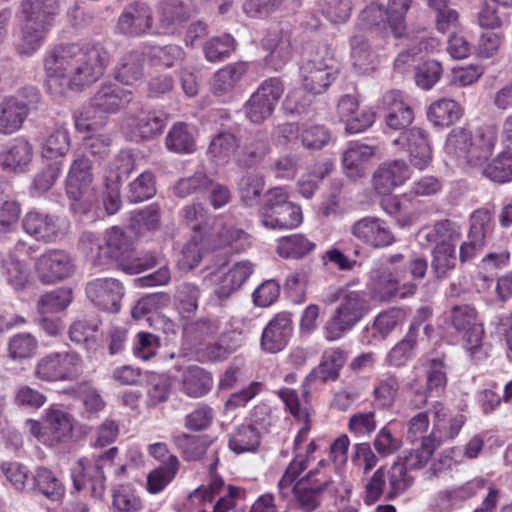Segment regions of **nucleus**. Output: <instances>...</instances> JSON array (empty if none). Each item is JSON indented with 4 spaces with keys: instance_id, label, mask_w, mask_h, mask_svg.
I'll return each instance as SVG.
<instances>
[{
    "instance_id": "f257e3e1",
    "label": "nucleus",
    "mask_w": 512,
    "mask_h": 512,
    "mask_svg": "<svg viewBox=\"0 0 512 512\" xmlns=\"http://www.w3.org/2000/svg\"><path fill=\"white\" fill-rule=\"evenodd\" d=\"M108 62L107 52L100 47L59 45L44 61L47 89L54 96L83 90L104 74Z\"/></svg>"
},
{
    "instance_id": "f03ea898",
    "label": "nucleus",
    "mask_w": 512,
    "mask_h": 512,
    "mask_svg": "<svg viewBox=\"0 0 512 512\" xmlns=\"http://www.w3.org/2000/svg\"><path fill=\"white\" fill-rule=\"evenodd\" d=\"M497 140L495 125H483L474 132L459 127L448 134L444 152L449 161L481 171L492 156Z\"/></svg>"
},
{
    "instance_id": "7ed1b4c3",
    "label": "nucleus",
    "mask_w": 512,
    "mask_h": 512,
    "mask_svg": "<svg viewBox=\"0 0 512 512\" xmlns=\"http://www.w3.org/2000/svg\"><path fill=\"white\" fill-rule=\"evenodd\" d=\"M309 380L310 376H308L303 383V400L299 398L297 392L293 389L284 388L278 391V396L284 402L290 414L298 421L303 422V426L299 429L294 440L295 457L278 482L279 493L282 497L287 495L291 484L307 468V459L302 453V444L308 440L311 429L310 416L312 409L307 399L309 392L306 388V384Z\"/></svg>"
},
{
    "instance_id": "20e7f679",
    "label": "nucleus",
    "mask_w": 512,
    "mask_h": 512,
    "mask_svg": "<svg viewBox=\"0 0 512 512\" xmlns=\"http://www.w3.org/2000/svg\"><path fill=\"white\" fill-rule=\"evenodd\" d=\"M293 504L301 512H313L322 503L325 493L337 497L340 493L337 483L324 467V460L298 480L292 489Z\"/></svg>"
},
{
    "instance_id": "39448f33",
    "label": "nucleus",
    "mask_w": 512,
    "mask_h": 512,
    "mask_svg": "<svg viewBox=\"0 0 512 512\" xmlns=\"http://www.w3.org/2000/svg\"><path fill=\"white\" fill-rule=\"evenodd\" d=\"M24 428L44 445L55 446L66 442L71 437L74 419L62 406L52 404L44 411L42 423L34 419H27Z\"/></svg>"
},
{
    "instance_id": "423d86ee",
    "label": "nucleus",
    "mask_w": 512,
    "mask_h": 512,
    "mask_svg": "<svg viewBox=\"0 0 512 512\" xmlns=\"http://www.w3.org/2000/svg\"><path fill=\"white\" fill-rule=\"evenodd\" d=\"M83 372V360L74 351L51 352L40 357L33 367V377L41 382H74Z\"/></svg>"
},
{
    "instance_id": "0eeeda50",
    "label": "nucleus",
    "mask_w": 512,
    "mask_h": 512,
    "mask_svg": "<svg viewBox=\"0 0 512 512\" xmlns=\"http://www.w3.org/2000/svg\"><path fill=\"white\" fill-rule=\"evenodd\" d=\"M368 310V301L364 292L350 290L345 293L323 328L325 338L328 341L340 339L362 319Z\"/></svg>"
},
{
    "instance_id": "6e6552de",
    "label": "nucleus",
    "mask_w": 512,
    "mask_h": 512,
    "mask_svg": "<svg viewBox=\"0 0 512 512\" xmlns=\"http://www.w3.org/2000/svg\"><path fill=\"white\" fill-rule=\"evenodd\" d=\"M337 62L334 52L326 45H320L301 68L305 91L311 95L323 93L334 81Z\"/></svg>"
},
{
    "instance_id": "1a4fd4ad",
    "label": "nucleus",
    "mask_w": 512,
    "mask_h": 512,
    "mask_svg": "<svg viewBox=\"0 0 512 512\" xmlns=\"http://www.w3.org/2000/svg\"><path fill=\"white\" fill-rule=\"evenodd\" d=\"M130 244L123 231L118 227H112L106 232L105 245H103V260L112 258L119 262L121 269L128 274H138L156 265L157 259L153 255L142 258H131Z\"/></svg>"
},
{
    "instance_id": "9d476101",
    "label": "nucleus",
    "mask_w": 512,
    "mask_h": 512,
    "mask_svg": "<svg viewBox=\"0 0 512 512\" xmlns=\"http://www.w3.org/2000/svg\"><path fill=\"white\" fill-rule=\"evenodd\" d=\"M284 92L279 78L264 80L245 104L246 117L253 123L260 124L269 118Z\"/></svg>"
},
{
    "instance_id": "9b49d317",
    "label": "nucleus",
    "mask_w": 512,
    "mask_h": 512,
    "mask_svg": "<svg viewBox=\"0 0 512 512\" xmlns=\"http://www.w3.org/2000/svg\"><path fill=\"white\" fill-rule=\"evenodd\" d=\"M449 222L442 221L434 225L426 233L428 242H436L433 250L432 269L437 278L446 277L448 272L456 266V249L451 242L449 232Z\"/></svg>"
},
{
    "instance_id": "f8f14e48",
    "label": "nucleus",
    "mask_w": 512,
    "mask_h": 512,
    "mask_svg": "<svg viewBox=\"0 0 512 512\" xmlns=\"http://www.w3.org/2000/svg\"><path fill=\"white\" fill-rule=\"evenodd\" d=\"M118 449L110 448L105 453L99 455L94 465H91L88 459H79L77 467L73 473V484L77 491L83 489L86 482L90 483L91 495L94 498H102L105 492V476L103 467L105 463L111 462L116 456Z\"/></svg>"
},
{
    "instance_id": "ddd939ff",
    "label": "nucleus",
    "mask_w": 512,
    "mask_h": 512,
    "mask_svg": "<svg viewBox=\"0 0 512 512\" xmlns=\"http://www.w3.org/2000/svg\"><path fill=\"white\" fill-rule=\"evenodd\" d=\"M350 233L361 243L375 249L388 247L396 240L386 221L375 216L355 221L350 227Z\"/></svg>"
},
{
    "instance_id": "4468645a",
    "label": "nucleus",
    "mask_w": 512,
    "mask_h": 512,
    "mask_svg": "<svg viewBox=\"0 0 512 512\" xmlns=\"http://www.w3.org/2000/svg\"><path fill=\"white\" fill-rule=\"evenodd\" d=\"M393 143L407 152L410 163L416 169L423 170L432 161L429 135L422 128L413 127L402 132Z\"/></svg>"
},
{
    "instance_id": "2eb2a0df",
    "label": "nucleus",
    "mask_w": 512,
    "mask_h": 512,
    "mask_svg": "<svg viewBox=\"0 0 512 512\" xmlns=\"http://www.w3.org/2000/svg\"><path fill=\"white\" fill-rule=\"evenodd\" d=\"M86 294L97 308L115 313L120 310L124 289L117 279L98 278L87 284Z\"/></svg>"
},
{
    "instance_id": "dca6fc26",
    "label": "nucleus",
    "mask_w": 512,
    "mask_h": 512,
    "mask_svg": "<svg viewBox=\"0 0 512 512\" xmlns=\"http://www.w3.org/2000/svg\"><path fill=\"white\" fill-rule=\"evenodd\" d=\"M32 99L25 102L18 97H7L0 102V133L4 135L18 131L29 113V105L36 103L39 93L34 88L27 89Z\"/></svg>"
},
{
    "instance_id": "f3484780",
    "label": "nucleus",
    "mask_w": 512,
    "mask_h": 512,
    "mask_svg": "<svg viewBox=\"0 0 512 512\" xmlns=\"http://www.w3.org/2000/svg\"><path fill=\"white\" fill-rule=\"evenodd\" d=\"M253 272V264L243 260L235 263L230 269L220 267L208 276V281L215 284V293L221 299L229 297L239 289Z\"/></svg>"
},
{
    "instance_id": "a211bd4d",
    "label": "nucleus",
    "mask_w": 512,
    "mask_h": 512,
    "mask_svg": "<svg viewBox=\"0 0 512 512\" xmlns=\"http://www.w3.org/2000/svg\"><path fill=\"white\" fill-rule=\"evenodd\" d=\"M24 231L36 240L55 241L65 233L64 223L57 217L32 210L22 220Z\"/></svg>"
},
{
    "instance_id": "6ab92c4d",
    "label": "nucleus",
    "mask_w": 512,
    "mask_h": 512,
    "mask_svg": "<svg viewBox=\"0 0 512 512\" xmlns=\"http://www.w3.org/2000/svg\"><path fill=\"white\" fill-rule=\"evenodd\" d=\"M35 269L43 283H53L69 277L73 273L74 264L65 251L50 250L37 259Z\"/></svg>"
},
{
    "instance_id": "aec40b11",
    "label": "nucleus",
    "mask_w": 512,
    "mask_h": 512,
    "mask_svg": "<svg viewBox=\"0 0 512 512\" xmlns=\"http://www.w3.org/2000/svg\"><path fill=\"white\" fill-rule=\"evenodd\" d=\"M92 180L90 160L84 152L75 151L74 160L66 180L67 195L75 201L82 199L89 193Z\"/></svg>"
},
{
    "instance_id": "412c9836",
    "label": "nucleus",
    "mask_w": 512,
    "mask_h": 512,
    "mask_svg": "<svg viewBox=\"0 0 512 512\" xmlns=\"http://www.w3.org/2000/svg\"><path fill=\"white\" fill-rule=\"evenodd\" d=\"M401 278L388 270L378 271L372 279L371 291L374 299L379 301H389L399 295L405 298L414 295L417 285L414 282H405L400 284Z\"/></svg>"
},
{
    "instance_id": "4be33fe9",
    "label": "nucleus",
    "mask_w": 512,
    "mask_h": 512,
    "mask_svg": "<svg viewBox=\"0 0 512 512\" xmlns=\"http://www.w3.org/2000/svg\"><path fill=\"white\" fill-rule=\"evenodd\" d=\"M466 422L464 415L451 413L441 403L434 405L432 430L428 437L439 447L446 440H453Z\"/></svg>"
},
{
    "instance_id": "5701e85b",
    "label": "nucleus",
    "mask_w": 512,
    "mask_h": 512,
    "mask_svg": "<svg viewBox=\"0 0 512 512\" xmlns=\"http://www.w3.org/2000/svg\"><path fill=\"white\" fill-rule=\"evenodd\" d=\"M292 331L291 314L286 312L277 314L269 321L262 333V349L269 353L282 351L286 347Z\"/></svg>"
},
{
    "instance_id": "b1692460",
    "label": "nucleus",
    "mask_w": 512,
    "mask_h": 512,
    "mask_svg": "<svg viewBox=\"0 0 512 512\" xmlns=\"http://www.w3.org/2000/svg\"><path fill=\"white\" fill-rule=\"evenodd\" d=\"M213 226L208 233V241L215 249L231 247L236 252L246 250L250 246L247 233L222 219H211Z\"/></svg>"
},
{
    "instance_id": "393cba45",
    "label": "nucleus",
    "mask_w": 512,
    "mask_h": 512,
    "mask_svg": "<svg viewBox=\"0 0 512 512\" xmlns=\"http://www.w3.org/2000/svg\"><path fill=\"white\" fill-rule=\"evenodd\" d=\"M152 26V12L143 2H133L127 5L119 17L117 29L131 36H138L147 32Z\"/></svg>"
},
{
    "instance_id": "a878e982",
    "label": "nucleus",
    "mask_w": 512,
    "mask_h": 512,
    "mask_svg": "<svg viewBox=\"0 0 512 512\" xmlns=\"http://www.w3.org/2000/svg\"><path fill=\"white\" fill-rule=\"evenodd\" d=\"M410 178V168L403 160L383 163L373 175V185L379 194H389Z\"/></svg>"
},
{
    "instance_id": "bb28decb",
    "label": "nucleus",
    "mask_w": 512,
    "mask_h": 512,
    "mask_svg": "<svg viewBox=\"0 0 512 512\" xmlns=\"http://www.w3.org/2000/svg\"><path fill=\"white\" fill-rule=\"evenodd\" d=\"M382 103L387 112L385 121L389 128L401 130L413 122L414 112L399 91L391 90L386 92Z\"/></svg>"
},
{
    "instance_id": "cd10ccee",
    "label": "nucleus",
    "mask_w": 512,
    "mask_h": 512,
    "mask_svg": "<svg viewBox=\"0 0 512 512\" xmlns=\"http://www.w3.org/2000/svg\"><path fill=\"white\" fill-rule=\"evenodd\" d=\"M248 71L246 62H234L217 70L211 78L210 91L221 97L230 94Z\"/></svg>"
},
{
    "instance_id": "c85d7f7f",
    "label": "nucleus",
    "mask_w": 512,
    "mask_h": 512,
    "mask_svg": "<svg viewBox=\"0 0 512 512\" xmlns=\"http://www.w3.org/2000/svg\"><path fill=\"white\" fill-rule=\"evenodd\" d=\"M145 55L132 51L123 55L114 69V77L121 84L136 86L144 78Z\"/></svg>"
},
{
    "instance_id": "c756f323",
    "label": "nucleus",
    "mask_w": 512,
    "mask_h": 512,
    "mask_svg": "<svg viewBox=\"0 0 512 512\" xmlns=\"http://www.w3.org/2000/svg\"><path fill=\"white\" fill-rule=\"evenodd\" d=\"M133 94L114 83L101 85L93 98L94 107L106 112L114 113L124 108L132 101Z\"/></svg>"
},
{
    "instance_id": "7c9ffc66",
    "label": "nucleus",
    "mask_w": 512,
    "mask_h": 512,
    "mask_svg": "<svg viewBox=\"0 0 512 512\" xmlns=\"http://www.w3.org/2000/svg\"><path fill=\"white\" fill-rule=\"evenodd\" d=\"M58 10V0H22L20 12L23 21L51 26Z\"/></svg>"
},
{
    "instance_id": "2f4dec72",
    "label": "nucleus",
    "mask_w": 512,
    "mask_h": 512,
    "mask_svg": "<svg viewBox=\"0 0 512 512\" xmlns=\"http://www.w3.org/2000/svg\"><path fill=\"white\" fill-rule=\"evenodd\" d=\"M303 220L300 206L284 204L270 213H262V224L269 229H293Z\"/></svg>"
},
{
    "instance_id": "473e14b6",
    "label": "nucleus",
    "mask_w": 512,
    "mask_h": 512,
    "mask_svg": "<svg viewBox=\"0 0 512 512\" xmlns=\"http://www.w3.org/2000/svg\"><path fill=\"white\" fill-rule=\"evenodd\" d=\"M212 385L211 375L199 366H189L182 375L181 389L190 397L204 396L211 390Z\"/></svg>"
},
{
    "instance_id": "72a5a7b5",
    "label": "nucleus",
    "mask_w": 512,
    "mask_h": 512,
    "mask_svg": "<svg viewBox=\"0 0 512 512\" xmlns=\"http://www.w3.org/2000/svg\"><path fill=\"white\" fill-rule=\"evenodd\" d=\"M374 154L373 147L363 143H351L343 154V166L350 178H358L364 174V165Z\"/></svg>"
},
{
    "instance_id": "f704fd0d",
    "label": "nucleus",
    "mask_w": 512,
    "mask_h": 512,
    "mask_svg": "<svg viewBox=\"0 0 512 512\" xmlns=\"http://www.w3.org/2000/svg\"><path fill=\"white\" fill-rule=\"evenodd\" d=\"M220 327L218 318L203 317L185 324L183 336L191 345L197 346L214 337Z\"/></svg>"
},
{
    "instance_id": "c9c22d12",
    "label": "nucleus",
    "mask_w": 512,
    "mask_h": 512,
    "mask_svg": "<svg viewBox=\"0 0 512 512\" xmlns=\"http://www.w3.org/2000/svg\"><path fill=\"white\" fill-rule=\"evenodd\" d=\"M33 484L39 493L51 501H59L65 495L62 481L46 467L41 466L35 469Z\"/></svg>"
},
{
    "instance_id": "e433bc0d",
    "label": "nucleus",
    "mask_w": 512,
    "mask_h": 512,
    "mask_svg": "<svg viewBox=\"0 0 512 512\" xmlns=\"http://www.w3.org/2000/svg\"><path fill=\"white\" fill-rule=\"evenodd\" d=\"M461 115V106L454 100L447 98L431 103L427 110V117L435 126H449L459 120Z\"/></svg>"
},
{
    "instance_id": "4c0bfd02",
    "label": "nucleus",
    "mask_w": 512,
    "mask_h": 512,
    "mask_svg": "<svg viewBox=\"0 0 512 512\" xmlns=\"http://www.w3.org/2000/svg\"><path fill=\"white\" fill-rule=\"evenodd\" d=\"M21 38L16 48L21 55H31L36 52L44 42L45 36L50 28L48 25L23 21Z\"/></svg>"
},
{
    "instance_id": "58836bf2",
    "label": "nucleus",
    "mask_w": 512,
    "mask_h": 512,
    "mask_svg": "<svg viewBox=\"0 0 512 512\" xmlns=\"http://www.w3.org/2000/svg\"><path fill=\"white\" fill-rule=\"evenodd\" d=\"M480 173L496 183L512 181V151L510 149L501 151L485 164Z\"/></svg>"
},
{
    "instance_id": "ea45409f",
    "label": "nucleus",
    "mask_w": 512,
    "mask_h": 512,
    "mask_svg": "<svg viewBox=\"0 0 512 512\" xmlns=\"http://www.w3.org/2000/svg\"><path fill=\"white\" fill-rule=\"evenodd\" d=\"M0 273L15 290L25 288L29 282L30 274L27 266L15 255H9L4 259L0 254Z\"/></svg>"
},
{
    "instance_id": "a19ab883",
    "label": "nucleus",
    "mask_w": 512,
    "mask_h": 512,
    "mask_svg": "<svg viewBox=\"0 0 512 512\" xmlns=\"http://www.w3.org/2000/svg\"><path fill=\"white\" fill-rule=\"evenodd\" d=\"M316 245L302 234H293L278 240L277 253L283 258L300 259L315 249Z\"/></svg>"
},
{
    "instance_id": "79ce46f5",
    "label": "nucleus",
    "mask_w": 512,
    "mask_h": 512,
    "mask_svg": "<svg viewBox=\"0 0 512 512\" xmlns=\"http://www.w3.org/2000/svg\"><path fill=\"white\" fill-rule=\"evenodd\" d=\"M351 59L355 67L363 72L374 69L377 55L363 34L354 35L351 40Z\"/></svg>"
},
{
    "instance_id": "37998d69",
    "label": "nucleus",
    "mask_w": 512,
    "mask_h": 512,
    "mask_svg": "<svg viewBox=\"0 0 512 512\" xmlns=\"http://www.w3.org/2000/svg\"><path fill=\"white\" fill-rule=\"evenodd\" d=\"M407 467L395 462L386 472V499L393 500L405 493L413 484L414 479L408 475Z\"/></svg>"
},
{
    "instance_id": "c03bdc74",
    "label": "nucleus",
    "mask_w": 512,
    "mask_h": 512,
    "mask_svg": "<svg viewBox=\"0 0 512 512\" xmlns=\"http://www.w3.org/2000/svg\"><path fill=\"white\" fill-rule=\"evenodd\" d=\"M167 149L175 153H192L196 149V142L193 134L185 123L179 122L172 126L166 138Z\"/></svg>"
},
{
    "instance_id": "a18cd8bd",
    "label": "nucleus",
    "mask_w": 512,
    "mask_h": 512,
    "mask_svg": "<svg viewBox=\"0 0 512 512\" xmlns=\"http://www.w3.org/2000/svg\"><path fill=\"white\" fill-rule=\"evenodd\" d=\"M173 442L187 461L200 460L205 455L209 446L206 437L189 435L183 432L174 434Z\"/></svg>"
},
{
    "instance_id": "49530a36",
    "label": "nucleus",
    "mask_w": 512,
    "mask_h": 512,
    "mask_svg": "<svg viewBox=\"0 0 512 512\" xmlns=\"http://www.w3.org/2000/svg\"><path fill=\"white\" fill-rule=\"evenodd\" d=\"M180 462L174 455H169L167 461L151 471L147 476V490L156 494L161 492L175 477Z\"/></svg>"
},
{
    "instance_id": "de8ad7c7",
    "label": "nucleus",
    "mask_w": 512,
    "mask_h": 512,
    "mask_svg": "<svg viewBox=\"0 0 512 512\" xmlns=\"http://www.w3.org/2000/svg\"><path fill=\"white\" fill-rule=\"evenodd\" d=\"M260 444V433L252 425H241L230 435L229 447L236 454L255 451Z\"/></svg>"
},
{
    "instance_id": "09e8293b",
    "label": "nucleus",
    "mask_w": 512,
    "mask_h": 512,
    "mask_svg": "<svg viewBox=\"0 0 512 512\" xmlns=\"http://www.w3.org/2000/svg\"><path fill=\"white\" fill-rule=\"evenodd\" d=\"M72 301L69 288H58L42 295L37 301V311L41 316L56 314L65 310Z\"/></svg>"
},
{
    "instance_id": "8fccbe9b",
    "label": "nucleus",
    "mask_w": 512,
    "mask_h": 512,
    "mask_svg": "<svg viewBox=\"0 0 512 512\" xmlns=\"http://www.w3.org/2000/svg\"><path fill=\"white\" fill-rule=\"evenodd\" d=\"M33 156L31 145L23 140H16L13 145L2 154L1 162L6 168L14 171H23Z\"/></svg>"
},
{
    "instance_id": "3c124183",
    "label": "nucleus",
    "mask_w": 512,
    "mask_h": 512,
    "mask_svg": "<svg viewBox=\"0 0 512 512\" xmlns=\"http://www.w3.org/2000/svg\"><path fill=\"white\" fill-rule=\"evenodd\" d=\"M417 338L418 326L411 324L406 336L388 353V363L395 367L404 365L413 356L417 345Z\"/></svg>"
},
{
    "instance_id": "603ef678",
    "label": "nucleus",
    "mask_w": 512,
    "mask_h": 512,
    "mask_svg": "<svg viewBox=\"0 0 512 512\" xmlns=\"http://www.w3.org/2000/svg\"><path fill=\"white\" fill-rule=\"evenodd\" d=\"M70 149V136L68 129L59 126L52 130L42 144V156L47 159H56L64 156Z\"/></svg>"
},
{
    "instance_id": "864d4df0",
    "label": "nucleus",
    "mask_w": 512,
    "mask_h": 512,
    "mask_svg": "<svg viewBox=\"0 0 512 512\" xmlns=\"http://www.w3.org/2000/svg\"><path fill=\"white\" fill-rule=\"evenodd\" d=\"M406 312L401 308H391L380 313L371 326L373 337L385 339L406 319Z\"/></svg>"
},
{
    "instance_id": "5fc2aeb1",
    "label": "nucleus",
    "mask_w": 512,
    "mask_h": 512,
    "mask_svg": "<svg viewBox=\"0 0 512 512\" xmlns=\"http://www.w3.org/2000/svg\"><path fill=\"white\" fill-rule=\"evenodd\" d=\"M399 381L395 375L387 374L377 380L374 386V402L379 408H390L395 403L399 392Z\"/></svg>"
},
{
    "instance_id": "6e6d98bb",
    "label": "nucleus",
    "mask_w": 512,
    "mask_h": 512,
    "mask_svg": "<svg viewBox=\"0 0 512 512\" xmlns=\"http://www.w3.org/2000/svg\"><path fill=\"white\" fill-rule=\"evenodd\" d=\"M171 388L172 381L167 375L151 374L147 383V406L155 407L166 402L170 396Z\"/></svg>"
},
{
    "instance_id": "4d7b16f0",
    "label": "nucleus",
    "mask_w": 512,
    "mask_h": 512,
    "mask_svg": "<svg viewBox=\"0 0 512 512\" xmlns=\"http://www.w3.org/2000/svg\"><path fill=\"white\" fill-rule=\"evenodd\" d=\"M112 507L114 512H139L143 502L130 485H120L113 491Z\"/></svg>"
},
{
    "instance_id": "13d9d810",
    "label": "nucleus",
    "mask_w": 512,
    "mask_h": 512,
    "mask_svg": "<svg viewBox=\"0 0 512 512\" xmlns=\"http://www.w3.org/2000/svg\"><path fill=\"white\" fill-rule=\"evenodd\" d=\"M200 289L191 283H182L177 287L175 300L182 317H190L198 310Z\"/></svg>"
},
{
    "instance_id": "bf43d9fd",
    "label": "nucleus",
    "mask_w": 512,
    "mask_h": 512,
    "mask_svg": "<svg viewBox=\"0 0 512 512\" xmlns=\"http://www.w3.org/2000/svg\"><path fill=\"white\" fill-rule=\"evenodd\" d=\"M269 152L268 140L264 137L251 138L238 156L237 163L241 167L250 168L259 164Z\"/></svg>"
},
{
    "instance_id": "052dcab7",
    "label": "nucleus",
    "mask_w": 512,
    "mask_h": 512,
    "mask_svg": "<svg viewBox=\"0 0 512 512\" xmlns=\"http://www.w3.org/2000/svg\"><path fill=\"white\" fill-rule=\"evenodd\" d=\"M134 169V158L129 151H121L109 163L107 174L105 176L107 186L110 184H119L127 178Z\"/></svg>"
},
{
    "instance_id": "680f3d73",
    "label": "nucleus",
    "mask_w": 512,
    "mask_h": 512,
    "mask_svg": "<svg viewBox=\"0 0 512 512\" xmlns=\"http://www.w3.org/2000/svg\"><path fill=\"white\" fill-rule=\"evenodd\" d=\"M37 347L38 342L32 334H15L8 342L9 357L13 360L30 358L35 354Z\"/></svg>"
},
{
    "instance_id": "e2e57ef3",
    "label": "nucleus",
    "mask_w": 512,
    "mask_h": 512,
    "mask_svg": "<svg viewBox=\"0 0 512 512\" xmlns=\"http://www.w3.org/2000/svg\"><path fill=\"white\" fill-rule=\"evenodd\" d=\"M446 383V365L443 358H432L430 360L426 383V389L429 397L434 395L439 396L444 391Z\"/></svg>"
},
{
    "instance_id": "0e129e2a",
    "label": "nucleus",
    "mask_w": 512,
    "mask_h": 512,
    "mask_svg": "<svg viewBox=\"0 0 512 512\" xmlns=\"http://www.w3.org/2000/svg\"><path fill=\"white\" fill-rule=\"evenodd\" d=\"M346 362L345 353L336 348L330 349L324 353L323 360L318 367L317 374L323 381L335 380L339 375V370Z\"/></svg>"
},
{
    "instance_id": "69168bd1",
    "label": "nucleus",
    "mask_w": 512,
    "mask_h": 512,
    "mask_svg": "<svg viewBox=\"0 0 512 512\" xmlns=\"http://www.w3.org/2000/svg\"><path fill=\"white\" fill-rule=\"evenodd\" d=\"M264 188L263 177L254 172H248L239 181V193L242 201L250 206L256 203Z\"/></svg>"
},
{
    "instance_id": "338daca9",
    "label": "nucleus",
    "mask_w": 512,
    "mask_h": 512,
    "mask_svg": "<svg viewBox=\"0 0 512 512\" xmlns=\"http://www.w3.org/2000/svg\"><path fill=\"white\" fill-rule=\"evenodd\" d=\"M155 193L154 175L145 171L129 185L128 198L131 202L138 203L152 198Z\"/></svg>"
},
{
    "instance_id": "774afa93",
    "label": "nucleus",
    "mask_w": 512,
    "mask_h": 512,
    "mask_svg": "<svg viewBox=\"0 0 512 512\" xmlns=\"http://www.w3.org/2000/svg\"><path fill=\"white\" fill-rule=\"evenodd\" d=\"M235 49L234 39L228 35L214 37L204 45V55L209 62H218L227 58Z\"/></svg>"
}]
</instances>
